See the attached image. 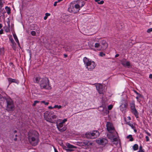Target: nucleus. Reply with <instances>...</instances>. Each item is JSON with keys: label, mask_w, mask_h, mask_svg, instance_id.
Returning a JSON list of instances; mask_svg holds the SVG:
<instances>
[{"label": "nucleus", "mask_w": 152, "mask_h": 152, "mask_svg": "<svg viewBox=\"0 0 152 152\" xmlns=\"http://www.w3.org/2000/svg\"><path fill=\"white\" fill-rule=\"evenodd\" d=\"M96 142L99 145H104L107 143L108 141L106 138H99L98 140H96Z\"/></svg>", "instance_id": "obj_11"}, {"label": "nucleus", "mask_w": 152, "mask_h": 152, "mask_svg": "<svg viewBox=\"0 0 152 152\" xmlns=\"http://www.w3.org/2000/svg\"><path fill=\"white\" fill-rule=\"evenodd\" d=\"M138 152H144L142 150H139V151Z\"/></svg>", "instance_id": "obj_57"}, {"label": "nucleus", "mask_w": 152, "mask_h": 152, "mask_svg": "<svg viewBox=\"0 0 152 152\" xmlns=\"http://www.w3.org/2000/svg\"><path fill=\"white\" fill-rule=\"evenodd\" d=\"M28 139L30 143L32 145H37L39 142V134L35 131H30L28 134Z\"/></svg>", "instance_id": "obj_1"}, {"label": "nucleus", "mask_w": 152, "mask_h": 152, "mask_svg": "<svg viewBox=\"0 0 152 152\" xmlns=\"http://www.w3.org/2000/svg\"><path fill=\"white\" fill-rule=\"evenodd\" d=\"M119 56V55L118 54H116L115 55V57H118Z\"/></svg>", "instance_id": "obj_53"}, {"label": "nucleus", "mask_w": 152, "mask_h": 152, "mask_svg": "<svg viewBox=\"0 0 152 152\" xmlns=\"http://www.w3.org/2000/svg\"><path fill=\"white\" fill-rule=\"evenodd\" d=\"M142 146H140V147H139V150H142Z\"/></svg>", "instance_id": "obj_49"}, {"label": "nucleus", "mask_w": 152, "mask_h": 152, "mask_svg": "<svg viewBox=\"0 0 152 152\" xmlns=\"http://www.w3.org/2000/svg\"><path fill=\"white\" fill-rule=\"evenodd\" d=\"M67 121V120L66 119H64L61 122L63 124L65 122Z\"/></svg>", "instance_id": "obj_42"}, {"label": "nucleus", "mask_w": 152, "mask_h": 152, "mask_svg": "<svg viewBox=\"0 0 152 152\" xmlns=\"http://www.w3.org/2000/svg\"><path fill=\"white\" fill-rule=\"evenodd\" d=\"M38 102H39L38 101H35L33 103V106H35V105L36 104H37V103H38Z\"/></svg>", "instance_id": "obj_37"}, {"label": "nucleus", "mask_w": 152, "mask_h": 152, "mask_svg": "<svg viewBox=\"0 0 152 152\" xmlns=\"http://www.w3.org/2000/svg\"><path fill=\"white\" fill-rule=\"evenodd\" d=\"M17 131L16 130L14 131L12 133V135L13 138H14V140L15 141H16L17 140V138L16 137L18 136Z\"/></svg>", "instance_id": "obj_15"}, {"label": "nucleus", "mask_w": 152, "mask_h": 152, "mask_svg": "<svg viewBox=\"0 0 152 152\" xmlns=\"http://www.w3.org/2000/svg\"><path fill=\"white\" fill-rule=\"evenodd\" d=\"M145 133L148 135V136H151V134H150V133L148 132L147 131H146L145 130Z\"/></svg>", "instance_id": "obj_39"}, {"label": "nucleus", "mask_w": 152, "mask_h": 152, "mask_svg": "<svg viewBox=\"0 0 152 152\" xmlns=\"http://www.w3.org/2000/svg\"><path fill=\"white\" fill-rule=\"evenodd\" d=\"M64 56L65 58H66L67 57V55L66 54H64Z\"/></svg>", "instance_id": "obj_52"}, {"label": "nucleus", "mask_w": 152, "mask_h": 152, "mask_svg": "<svg viewBox=\"0 0 152 152\" xmlns=\"http://www.w3.org/2000/svg\"><path fill=\"white\" fill-rule=\"evenodd\" d=\"M53 108H54L53 107L51 106H50L48 107V108L49 109H52Z\"/></svg>", "instance_id": "obj_47"}, {"label": "nucleus", "mask_w": 152, "mask_h": 152, "mask_svg": "<svg viewBox=\"0 0 152 152\" xmlns=\"http://www.w3.org/2000/svg\"><path fill=\"white\" fill-rule=\"evenodd\" d=\"M13 37H14V38L15 39V41H16V42L18 43V45L19 46L20 45L19 42V40L18 39L17 36L15 34L13 35Z\"/></svg>", "instance_id": "obj_20"}, {"label": "nucleus", "mask_w": 152, "mask_h": 152, "mask_svg": "<svg viewBox=\"0 0 152 152\" xmlns=\"http://www.w3.org/2000/svg\"><path fill=\"white\" fill-rule=\"evenodd\" d=\"M99 135V132L96 130H94L92 132L86 133L85 134L86 137L90 139L95 138L98 137Z\"/></svg>", "instance_id": "obj_5"}, {"label": "nucleus", "mask_w": 152, "mask_h": 152, "mask_svg": "<svg viewBox=\"0 0 152 152\" xmlns=\"http://www.w3.org/2000/svg\"><path fill=\"white\" fill-rule=\"evenodd\" d=\"M45 15L48 17V16H50V14L49 13H45Z\"/></svg>", "instance_id": "obj_44"}, {"label": "nucleus", "mask_w": 152, "mask_h": 152, "mask_svg": "<svg viewBox=\"0 0 152 152\" xmlns=\"http://www.w3.org/2000/svg\"><path fill=\"white\" fill-rule=\"evenodd\" d=\"M84 4H82V6H84Z\"/></svg>", "instance_id": "obj_61"}, {"label": "nucleus", "mask_w": 152, "mask_h": 152, "mask_svg": "<svg viewBox=\"0 0 152 152\" xmlns=\"http://www.w3.org/2000/svg\"><path fill=\"white\" fill-rule=\"evenodd\" d=\"M138 145L137 144H134L133 146V148L134 151H136L138 149Z\"/></svg>", "instance_id": "obj_23"}, {"label": "nucleus", "mask_w": 152, "mask_h": 152, "mask_svg": "<svg viewBox=\"0 0 152 152\" xmlns=\"http://www.w3.org/2000/svg\"><path fill=\"white\" fill-rule=\"evenodd\" d=\"M39 30H38V31H37V33H39Z\"/></svg>", "instance_id": "obj_60"}, {"label": "nucleus", "mask_w": 152, "mask_h": 152, "mask_svg": "<svg viewBox=\"0 0 152 152\" xmlns=\"http://www.w3.org/2000/svg\"><path fill=\"white\" fill-rule=\"evenodd\" d=\"M54 151H55V152H58L57 149L55 148H54Z\"/></svg>", "instance_id": "obj_54"}, {"label": "nucleus", "mask_w": 152, "mask_h": 152, "mask_svg": "<svg viewBox=\"0 0 152 152\" xmlns=\"http://www.w3.org/2000/svg\"><path fill=\"white\" fill-rule=\"evenodd\" d=\"M127 138L129 139L130 138L129 141H132L133 140V138L132 137V135L130 134L127 137Z\"/></svg>", "instance_id": "obj_24"}, {"label": "nucleus", "mask_w": 152, "mask_h": 152, "mask_svg": "<svg viewBox=\"0 0 152 152\" xmlns=\"http://www.w3.org/2000/svg\"><path fill=\"white\" fill-rule=\"evenodd\" d=\"M99 55L100 56L102 57L105 56V54L102 52L99 53Z\"/></svg>", "instance_id": "obj_33"}, {"label": "nucleus", "mask_w": 152, "mask_h": 152, "mask_svg": "<svg viewBox=\"0 0 152 152\" xmlns=\"http://www.w3.org/2000/svg\"><path fill=\"white\" fill-rule=\"evenodd\" d=\"M87 140H84L83 142H77V145L80 146H87Z\"/></svg>", "instance_id": "obj_14"}, {"label": "nucleus", "mask_w": 152, "mask_h": 152, "mask_svg": "<svg viewBox=\"0 0 152 152\" xmlns=\"http://www.w3.org/2000/svg\"><path fill=\"white\" fill-rule=\"evenodd\" d=\"M3 30L2 29L0 30V34H3Z\"/></svg>", "instance_id": "obj_43"}, {"label": "nucleus", "mask_w": 152, "mask_h": 152, "mask_svg": "<svg viewBox=\"0 0 152 152\" xmlns=\"http://www.w3.org/2000/svg\"><path fill=\"white\" fill-rule=\"evenodd\" d=\"M35 83H38L42 88L48 89L49 86V80L47 77L41 78L39 77H36Z\"/></svg>", "instance_id": "obj_2"}, {"label": "nucleus", "mask_w": 152, "mask_h": 152, "mask_svg": "<svg viewBox=\"0 0 152 152\" xmlns=\"http://www.w3.org/2000/svg\"><path fill=\"white\" fill-rule=\"evenodd\" d=\"M107 131L110 133H112L115 131V129L112 123L107 122L106 125Z\"/></svg>", "instance_id": "obj_10"}, {"label": "nucleus", "mask_w": 152, "mask_h": 152, "mask_svg": "<svg viewBox=\"0 0 152 152\" xmlns=\"http://www.w3.org/2000/svg\"><path fill=\"white\" fill-rule=\"evenodd\" d=\"M53 112H51L50 113H49V114H50V115H52L53 114Z\"/></svg>", "instance_id": "obj_55"}, {"label": "nucleus", "mask_w": 152, "mask_h": 152, "mask_svg": "<svg viewBox=\"0 0 152 152\" xmlns=\"http://www.w3.org/2000/svg\"><path fill=\"white\" fill-rule=\"evenodd\" d=\"M95 1L96 2H98V3L100 4H103L104 3V1H100V0H95Z\"/></svg>", "instance_id": "obj_27"}, {"label": "nucleus", "mask_w": 152, "mask_h": 152, "mask_svg": "<svg viewBox=\"0 0 152 152\" xmlns=\"http://www.w3.org/2000/svg\"><path fill=\"white\" fill-rule=\"evenodd\" d=\"M62 0H58V1H57V2H58V3L59 2Z\"/></svg>", "instance_id": "obj_58"}, {"label": "nucleus", "mask_w": 152, "mask_h": 152, "mask_svg": "<svg viewBox=\"0 0 152 152\" xmlns=\"http://www.w3.org/2000/svg\"><path fill=\"white\" fill-rule=\"evenodd\" d=\"M7 110L8 111H13L14 109V106L12 100L10 99H7Z\"/></svg>", "instance_id": "obj_6"}, {"label": "nucleus", "mask_w": 152, "mask_h": 152, "mask_svg": "<svg viewBox=\"0 0 152 152\" xmlns=\"http://www.w3.org/2000/svg\"><path fill=\"white\" fill-rule=\"evenodd\" d=\"M128 118H129V120H131V118L129 116L128 117Z\"/></svg>", "instance_id": "obj_59"}, {"label": "nucleus", "mask_w": 152, "mask_h": 152, "mask_svg": "<svg viewBox=\"0 0 152 152\" xmlns=\"http://www.w3.org/2000/svg\"><path fill=\"white\" fill-rule=\"evenodd\" d=\"M128 105L127 103L125 102L121 104L120 106V110L123 112H125L126 109V107Z\"/></svg>", "instance_id": "obj_13"}, {"label": "nucleus", "mask_w": 152, "mask_h": 152, "mask_svg": "<svg viewBox=\"0 0 152 152\" xmlns=\"http://www.w3.org/2000/svg\"><path fill=\"white\" fill-rule=\"evenodd\" d=\"M66 127H63L61 128H60L58 129V130L61 132H64L65 130H66Z\"/></svg>", "instance_id": "obj_26"}, {"label": "nucleus", "mask_w": 152, "mask_h": 152, "mask_svg": "<svg viewBox=\"0 0 152 152\" xmlns=\"http://www.w3.org/2000/svg\"><path fill=\"white\" fill-rule=\"evenodd\" d=\"M87 147H88L93 145V143L91 141L87 140Z\"/></svg>", "instance_id": "obj_25"}, {"label": "nucleus", "mask_w": 152, "mask_h": 152, "mask_svg": "<svg viewBox=\"0 0 152 152\" xmlns=\"http://www.w3.org/2000/svg\"><path fill=\"white\" fill-rule=\"evenodd\" d=\"M100 46V43H96L94 44V47L96 48H98Z\"/></svg>", "instance_id": "obj_28"}, {"label": "nucleus", "mask_w": 152, "mask_h": 152, "mask_svg": "<svg viewBox=\"0 0 152 152\" xmlns=\"http://www.w3.org/2000/svg\"><path fill=\"white\" fill-rule=\"evenodd\" d=\"M30 56H31V53L30 52Z\"/></svg>", "instance_id": "obj_62"}, {"label": "nucleus", "mask_w": 152, "mask_h": 152, "mask_svg": "<svg viewBox=\"0 0 152 152\" xmlns=\"http://www.w3.org/2000/svg\"><path fill=\"white\" fill-rule=\"evenodd\" d=\"M83 61L88 70H91L95 68L96 64L94 61L89 60L86 57L83 58Z\"/></svg>", "instance_id": "obj_4"}, {"label": "nucleus", "mask_w": 152, "mask_h": 152, "mask_svg": "<svg viewBox=\"0 0 152 152\" xmlns=\"http://www.w3.org/2000/svg\"><path fill=\"white\" fill-rule=\"evenodd\" d=\"M8 80L10 83H14L17 84H18L19 83V82L18 80L11 78H9Z\"/></svg>", "instance_id": "obj_17"}, {"label": "nucleus", "mask_w": 152, "mask_h": 152, "mask_svg": "<svg viewBox=\"0 0 152 152\" xmlns=\"http://www.w3.org/2000/svg\"><path fill=\"white\" fill-rule=\"evenodd\" d=\"M31 34L32 36H34L36 35V33L34 31H32L31 32Z\"/></svg>", "instance_id": "obj_32"}, {"label": "nucleus", "mask_w": 152, "mask_h": 152, "mask_svg": "<svg viewBox=\"0 0 152 152\" xmlns=\"http://www.w3.org/2000/svg\"><path fill=\"white\" fill-rule=\"evenodd\" d=\"M2 1H0V6H2Z\"/></svg>", "instance_id": "obj_51"}, {"label": "nucleus", "mask_w": 152, "mask_h": 152, "mask_svg": "<svg viewBox=\"0 0 152 152\" xmlns=\"http://www.w3.org/2000/svg\"><path fill=\"white\" fill-rule=\"evenodd\" d=\"M45 119L49 122L53 123V120L57 118V116L55 115H53L51 117L50 116V114H48L47 113H45L44 115Z\"/></svg>", "instance_id": "obj_7"}, {"label": "nucleus", "mask_w": 152, "mask_h": 152, "mask_svg": "<svg viewBox=\"0 0 152 152\" xmlns=\"http://www.w3.org/2000/svg\"><path fill=\"white\" fill-rule=\"evenodd\" d=\"M138 98V96H137L136 97V98L137 99Z\"/></svg>", "instance_id": "obj_63"}, {"label": "nucleus", "mask_w": 152, "mask_h": 152, "mask_svg": "<svg viewBox=\"0 0 152 152\" xmlns=\"http://www.w3.org/2000/svg\"><path fill=\"white\" fill-rule=\"evenodd\" d=\"M72 46L71 45H69L67 46L65 48V50L66 51L69 52L71 51L72 50Z\"/></svg>", "instance_id": "obj_18"}, {"label": "nucleus", "mask_w": 152, "mask_h": 152, "mask_svg": "<svg viewBox=\"0 0 152 152\" xmlns=\"http://www.w3.org/2000/svg\"><path fill=\"white\" fill-rule=\"evenodd\" d=\"M135 92L138 95V97H140V96H141L140 94H138L137 91H135Z\"/></svg>", "instance_id": "obj_46"}, {"label": "nucleus", "mask_w": 152, "mask_h": 152, "mask_svg": "<svg viewBox=\"0 0 152 152\" xmlns=\"http://www.w3.org/2000/svg\"><path fill=\"white\" fill-rule=\"evenodd\" d=\"M57 3H58V2H57V1L55 2L54 3V4H53V6H56V5H57Z\"/></svg>", "instance_id": "obj_45"}, {"label": "nucleus", "mask_w": 152, "mask_h": 152, "mask_svg": "<svg viewBox=\"0 0 152 152\" xmlns=\"http://www.w3.org/2000/svg\"><path fill=\"white\" fill-rule=\"evenodd\" d=\"M130 108L131 109L132 112L134 114L137 118L138 117L137 112L135 107V105L134 101H132L130 104Z\"/></svg>", "instance_id": "obj_8"}, {"label": "nucleus", "mask_w": 152, "mask_h": 152, "mask_svg": "<svg viewBox=\"0 0 152 152\" xmlns=\"http://www.w3.org/2000/svg\"><path fill=\"white\" fill-rule=\"evenodd\" d=\"M47 17L46 16V15H45V16L44 17V19L45 20H46L47 19Z\"/></svg>", "instance_id": "obj_48"}, {"label": "nucleus", "mask_w": 152, "mask_h": 152, "mask_svg": "<svg viewBox=\"0 0 152 152\" xmlns=\"http://www.w3.org/2000/svg\"><path fill=\"white\" fill-rule=\"evenodd\" d=\"M10 40L12 44L11 45L12 46V48L13 49H15L16 44L14 40L12 38H10Z\"/></svg>", "instance_id": "obj_16"}, {"label": "nucleus", "mask_w": 152, "mask_h": 152, "mask_svg": "<svg viewBox=\"0 0 152 152\" xmlns=\"http://www.w3.org/2000/svg\"><path fill=\"white\" fill-rule=\"evenodd\" d=\"M62 107L61 106V105H55L54 107V108H58V109H60Z\"/></svg>", "instance_id": "obj_31"}, {"label": "nucleus", "mask_w": 152, "mask_h": 152, "mask_svg": "<svg viewBox=\"0 0 152 152\" xmlns=\"http://www.w3.org/2000/svg\"><path fill=\"white\" fill-rule=\"evenodd\" d=\"M149 77L150 78H152V74H150L149 75Z\"/></svg>", "instance_id": "obj_50"}, {"label": "nucleus", "mask_w": 152, "mask_h": 152, "mask_svg": "<svg viewBox=\"0 0 152 152\" xmlns=\"http://www.w3.org/2000/svg\"><path fill=\"white\" fill-rule=\"evenodd\" d=\"M145 138L147 141H148L149 140V138L147 136H146Z\"/></svg>", "instance_id": "obj_41"}, {"label": "nucleus", "mask_w": 152, "mask_h": 152, "mask_svg": "<svg viewBox=\"0 0 152 152\" xmlns=\"http://www.w3.org/2000/svg\"><path fill=\"white\" fill-rule=\"evenodd\" d=\"M135 131H136V130H134Z\"/></svg>", "instance_id": "obj_64"}, {"label": "nucleus", "mask_w": 152, "mask_h": 152, "mask_svg": "<svg viewBox=\"0 0 152 152\" xmlns=\"http://www.w3.org/2000/svg\"><path fill=\"white\" fill-rule=\"evenodd\" d=\"M56 125L58 129L63 127V124L61 122L59 123L58 124H57Z\"/></svg>", "instance_id": "obj_21"}, {"label": "nucleus", "mask_w": 152, "mask_h": 152, "mask_svg": "<svg viewBox=\"0 0 152 152\" xmlns=\"http://www.w3.org/2000/svg\"><path fill=\"white\" fill-rule=\"evenodd\" d=\"M128 124L132 128V129H134V127L133 126V124H131V123H130V122H129L128 123Z\"/></svg>", "instance_id": "obj_35"}, {"label": "nucleus", "mask_w": 152, "mask_h": 152, "mask_svg": "<svg viewBox=\"0 0 152 152\" xmlns=\"http://www.w3.org/2000/svg\"><path fill=\"white\" fill-rule=\"evenodd\" d=\"M112 105H110V106H109L108 107V109L109 110H111L112 108Z\"/></svg>", "instance_id": "obj_40"}, {"label": "nucleus", "mask_w": 152, "mask_h": 152, "mask_svg": "<svg viewBox=\"0 0 152 152\" xmlns=\"http://www.w3.org/2000/svg\"><path fill=\"white\" fill-rule=\"evenodd\" d=\"M5 9L6 10L7 13L8 14H9L10 13L11 9L9 7L6 6L5 7Z\"/></svg>", "instance_id": "obj_22"}, {"label": "nucleus", "mask_w": 152, "mask_h": 152, "mask_svg": "<svg viewBox=\"0 0 152 152\" xmlns=\"http://www.w3.org/2000/svg\"><path fill=\"white\" fill-rule=\"evenodd\" d=\"M151 31H152V28L148 29L147 30V32L148 33H149Z\"/></svg>", "instance_id": "obj_36"}, {"label": "nucleus", "mask_w": 152, "mask_h": 152, "mask_svg": "<svg viewBox=\"0 0 152 152\" xmlns=\"http://www.w3.org/2000/svg\"><path fill=\"white\" fill-rule=\"evenodd\" d=\"M106 86L104 85L99 84L96 86V88L99 94H103L105 91Z\"/></svg>", "instance_id": "obj_9"}, {"label": "nucleus", "mask_w": 152, "mask_h": 152, "mask_svg": "<svg viewBox=\"0 0 152 152\" xmlns=\"http://www.w3.org/2000/svg\"><path fill=\"white\" fill-rule=\"evenodd\" d=\"M117 140V139L116 138H113V142L116 141Z\"/></svg>", "instance_id": "obj_38"}, {"label": "nucleus", "mask_w": 152, "mask_h": 152, "mask_svg": "<svg viewBox=\"0 0 152 152\" xmlns=\"http://www.w3.org/2000/svg\"><path fill=\"white\" fill-rule=\"evenodd\" d=\"M101 50H105L107 47V44L105 41L102 40L100 43Z\"/></svg>", "instance_id": "obj_12"}, {"label": "nucleus", "mask_w": 152, "mask_h": 152, "mask_svg": "<svg viewBox=\"0 0 152 152\" xmlns=\"http://www.w3.org/2000/svg\"><path fill=\"white\" fill-rule=\"evenodd\" d=\"M2 27V25L0 23V29Z\"/></svg>", "instance_id": "obj_56"}, {"label": "nucleus", "mask_w": 152, "mask_h": 152, "mask_svg": "<svg viewBox=\"0 0 152 152\" xmlns=\"http://www.w3.org/2000/svg\"><path fill=\"white\" fill-rule=\"evenodd\" d=\"M41 102L42 103L44 104L45 105H48L49 104V103L48 102H46L44 101H41Z\"/></svg>", "instance_id": "obj_34"}, {"label": "nucleus", "mask_w": 152, "mask_h": 152, "mask_svg": "<svg viewBox=\"0 0 152 152\" xmlns=\"http://www.w3.org/2000/svg\"><path fill=\"white\" fill-rule=\"evenodd\" d=\"M94 42V41H91L89 43V45L91 48H93L94 46L95 43Z\"/></svg>", "instance_id": "obj_19"}, {"label": "nucleus", "mask_w": 152, "mask_h": 152, "mask_svg": "<svg viewBox=\"0 0 152 152\" xmlns=\"http://www.w3.org/2000/svg\"><path fill=\"white\" fill-rule=\"evenodd\" d=\"M66 145L67 147L69 148H75V147L74 146L70 145V144L68 143H66Z\"/></svg>", "instance_id": "obj_29"}, {"label": "nucleus", "mask_w": 152, "mask_h": 152, "mask_svg": "<svg viewBox=\"0 0 152 152\" xmlns=\"http://www.w3.org/2000/svg\"><path fill=\"white\" fill-rule=\"evenodd\" d=\"M75 1L71 2L69 6L68 11L70 12L76 13L77 12L80 10V6L79 4L75 3Z\"/></svg>", "instance_id": "obj_3"}, {"label": "nucleus", "mask_w": 152, "mask_h": 152, "mask_svg": "<svg viewBox=\"0 0 152 152\" xmlns=\"http://www.w3.org/2000/svg\"><path fill=\"white\" fill-rule=\"evenodd\" d=\"M122 64L124 66L126 65L127 66H130V63L129 61H127L126 63L125 64L124 63H122Z\"/></svg>", "instance_id": "obj_30"}]
</instances>
